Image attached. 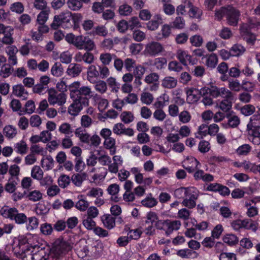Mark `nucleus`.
<instances>
[{"instance_id":"f257e3e1","label":"nucleus","mask_w":260,"mask_h":260,"mask_svg":"<svg viewBox=\"0 0 260 260\" xmlns=\"http://www.w3.org/2000/svg\"><path fill=\"white\" fill-rule=\"evenodd\" d=\"M76 92L73 94L76 96V99L68 108L69 113L73 116H77L84 107L88 106L89 99L93 96L88 86H83Z\"/></svg>"},{"instance_id":"f03ea898","label":"nucleus","mask_w":260,"mask_h":260,"mask_svg":"<svg viewBox=\"0 0 260 260\" xmlns=\"http://www.w3.org/2000/svg\"><path fill=\"white\" fill-rule=\"evenodd\" d=\"M72 249L71 244L63 239L57 238L51 249L52 260H67L65 255Z\"/></svg>"},{"instance_id":"7ed1b4c3","label":"nucleus","mask_w":260,"mask_h":260,"mask_svg":"<svg viewBox=\"0 0 260 260\" xmlns=\"http://www.w3.org/2000/svg\"><path fill=\"white\" fill-rule=\"evenodd\" d=\"M180 193L183 194L182 204L189 209H192L196 206V200L199 197V190L195 187H180Z\"/></svg>"},{"instance_id":"20e7f679","label":"nucleus","mask_w":260,"mask_h":260,"mask_svg":"<svg viewBox=\"0 0 260 260\" xmlns=\"http://www.w3.org/2000/svg\"><path fill=\"white\" fill-rule=\"evenodd\" d=\"M72 13L62 12L54 16L53 20L50 26L52 29L56 30L59 27L67 29L72 27Z\"/></svg>"},{"instance_id":"39448f33","label":"nucleus","mask_w":260,"mask_h":260,"mask_svg":"<svg viewBox=\"0 0 260 260\" xmlns=\"http://www.w3.org/2000/svg\"><path fill=\"white\" fill-rule=\"evenodd\" d=\"M3 217L14 221L17 224H23L27 221V217L23 213H20L15 207H8V210H4Z\"/></svg>"},{"instance_id":"423d86ee","label":"nucleus","mask_w":260,"mask_h":260,"mask_svg":"<svg viewBox=\"0 0 260 260\" xmlns=\"http://www.w3.org/2000/svg\"><path fill=\"white\" fill-rule=\"evenodd\" d=\"M32 247L29 243L28 239L25 235H19L18 237L15 238L12 244L13 252L14 254L24 253V250L29 251V248Z\"/></svg>"},{"instance_id":"0eeeda50","label":"nucleus","mask_w":260,"mask_h":260,"mask_svg":"<svg viewBox=\"0 0 260 260\" xmlns=\"http://www.w3.org/2000/svg\"><path fill=\"white\" fill-rule=\"evenodd\" d=\"M260 127H254L252 125H247V138L254 145L260 144Z\"/></svg>"},{"instance_id":"6e6552de","label":"nucleus","mask_w":260,"mask_h":260,"mask_svg":"<svg viewBox=\"0 0 260 260\" xmlns=\"http://www.w3.org/2000/svg\"><path fill=\"white\" fill-rule=\"evenodd\" d=\"M240 16L239 11L235 8L228 6H227L226 20L229 25L236 26L237 25Z\"/></svg>"},{"instance_id":"1a4fd4ad","label":"nucleus","mask_w":260,"mask_h":260,"mask_svg":"<svg viewBox=\"0 0 260 260\" xmlns=\"http://www.w3.org/2000/svg\"><path fill=\"white\" fill-rule=\"evenodd\" d=\"M226 118L228 119V122L226 123H222V126L225 128H236L240 123V118L235 114L233 111L226 113Z\"/></svg>"},{"instance_id":"9d476101","label":"nucleus","mask_w":260,"mask_h":260,"mask_svg":"<svg viewBox=\"0 0 260 260\" xmlns=\"http://www.w3.org/2000/svg\"><path fill=\"white\" fill-rule=\"evenodd\" d=\"M200 162L192 156H187L182 162V167L189 173H192L198 169Z\"/></svg>"},{"instance_id":"9b49d317","label":"nucleus","mask_w":260,"mask_h":260,"mask_svg":"<svg viewBox=\"0 0 260 260\" xmlns=\"http://www.w3.org/2000/svg\"><path fill=\"white\" fill-rule=\"evenodd\" d=\"M164 48L161 44L156 42H152L146 46L145 50L150 56H155L162 52Z\"/></svg>"},{"instance_id":"f8f14e48","label":"nucleus","mask_w":260,"mask_h":260,"mask_svg":"<svg viewBox=\"0 0 260 260\" xmlns=\"http://www.w3.org/2000/svg\"><path fill=\"white\" fill-rule=\"evenodd\" d=\"M179 229V221L171 220L169 219L166 220L164 224L163 229L167 236L170 235L174 230H178Z\"/></svg>"},{"instance_id":"ddd939ff","label":"nucleus","mask_w":260,"mask_h":260,"mask_svg":"<svg viewBox=\"0 0 260 260\" xmlns=\"http://www.w3.org/2000/svg\"><path fill=\"white\" fill-rule=\"evenodd\" d=\"M13 94L22 100H26L28 96V92L25 89L24 86L21 84L13 86Z\"/></svg>"},{"instance_id":"4468645a","label":"nucleus","mask_w":260,"mask_h":260,"mask_svg":"<svg viewBox=\"0 0 260 260\" xmlns=\"http://www.w3.org/2000/svg\"><path fill=\"white\" fill-rule=\"evenodd\" d=\"M258 26H260V22H255L253 20H250L248 23L243 24L240 27L241 35L243 36L252 33L251 32V29L254 28Z\"/></svg>"},{"instance_id":"2eb2a0df","label":"nucleus","mask_w":260,"mask_h":260,"mask_svg":"<svg viewBox=\"0 0 260 260\" xmlns=\"http://www.w3.org/2000/svg\"><path fill=\"white\" fill-rule=\"evenodd\" d=\"M66 41L71 44L74 45L77 48L81 45L82 41V36H75L73 34H68L65 36Z\"/></svg>"},{"instance_id":"dca6fc26","label":"nucleus","mask_w":260,"mask_h":260,"mask_svg":"<svg viewBox=\"0 0 260 260\" xmlns=\"http://www.w3.org/2000/svg\"><path fill=\"white\" fill-rule=\"evenodd\" d=\"M162 23V20L160 14L155 15L153 19L147 23V27L149 30H155Z\"/></svg>"},{"instance_id":"f3484780","label":"nucleus","mask_w":260,"mask_h":260,"mask_svg":"<svg viewBox=\"0 0 260 260\" xmlns=\"http://www.w3.org/2000/svg\"><path fill=\"white\" fill-rule=\"evenodd\" d=\"M205 65L211 69H214L218 63V57L215 53H211L209 55H206Z\"/></svg>"},{"instance_id":"a211bd4d","label":"nucleus","mask_w":260,"mask_h":260,"mask_svg":"<svg viewBox=\"0 0 260 260\" xmlns=\"http://www.w3.org/2000/svg\"><path fill=\"white\" fill-rule=\"evenodd\" d=\"M101 220L104 226L109 230L115 225V218L110 214H105L101 217Z\"/></svg>"},{"instance_id":"6ab92c4d","label":"nucleus","mask_w":260,"mask_h":260,"mask_svg":"<svg viewBox=\"0 0 260 260\" xmlns=\"http://www.w3.org/2000/svg\"><path fill=\"white\" fill-rule=\"evenodd\" d=\"M82 71V68L79 64L71 63L67 70L68 74L72 77L78 76Z\"/></svg>"},{"instance_id":"aec40b11","label":"nucleus","mask_w":260,"mask_h":260,"mask_svg":"<svg viewBox=\"0 0 260 260\" xmlns=\"http://www.w3.org/2000/svg\"><path fill=\"white\" fill-rule=\"evenodd\" d=\"M99 76V72L97 68L94 65H90L88 68L87 79L90 82L95 81V79Z\"/></svg>"},{"instance_id":"412c9836","label":"nucleus","mask_w":260,"mask_h":260,"mask_svg":"<svg viewBox=\"0 0 260 260\" xmlns=\"http://www.w3.org/2000/svg\"><path fill=\"white\" fill-rule=\"evenodd\" d=\"M167 140L169 142L173 143V145H171L172 150L179 152V134H169L167 136Z\"/></svg>"},{"instance_id":"4be33fe9","label":"nucleus","mask_w":260,"mask_h":260,"mask_svg":"<svg viewBox=\"0 0 260 260\" xmlns=\"http://www.w3.org/2000/svg\"><path fill=\"white\" fill-rule=\"evenodd\" d=\"M82 41L83 42L81 43V45L78 46L77 48L79 49H84L88 52L93 49L95 45L93 41L82 36Z\"/></svg>"},{"instance_id":"5701e85b","label":"nucleus","mask_w":260,"mask_h":260,"mask_svg":"<svg viewBox=\"0 0 260 260\" xmlns=\"http://www.w3.org/2000/svg\"><path fill=\"white\" fill-rule=\"evenodd\" d=\"M243 229L251 230L255 232L257 230L258 223L257 222L250 219L242 220Z\"/></svg>"},{"instance_id":"b1692460","label":"nucleus","mask_w":260,"mask_h":260,"mask_svg":"<svg viewBox=\"0 0 260 260\" xmlns=\"http://www.w3.org/2000/svg\"><path fill=\"white\" fill-rule=\"evenodd\" d=\"M146 71V68L142 65H138L136 66L134 70V74L135 76V82L139 81L140 84H141V79L142 78L143 75Z\"/></svg>"},{"instance_id":"393cba45","label":"nucleus","mask_w":260,"mask_h":260,"mask_svg":"<svg viewBox=\"0 0 260 260\" xmlns=\"http://www.w3.org/2000/svg\"><path fill=\"white\" fill-rule=\"evenodd\" d=\"M87 177V175L85 173L76 174L72 176L71 180L76 186H80L83 181L86 180Z\"/></svg>"},{"instance_id":"a878e982","label":"nucleus","mask_w":260,"mask_h":260,"mask_svg":"<svg viewBox=\"0 0 260 260\" xmlns=\"http://www.w3.org/2000/svg\"><path fill=\"white\" fill-rule=\"evenodd\" d=\"M198 253L190 249L180 250V256L183 258H194L198 256Z\"/></svg>"},{"instance_id":"bb28decb","label":"nucleus","mask_w":260,"mask_h":260,"mask_svg":"<svg viewBox=\"0 0 260 260\" xmlns=\"http://www.w3.org/2000/svg\"><path fill=\"white\" fill-rule=\"evenodd\" d=\"M230 49L232 56H239L246 51L245 47L239 44L234 45Z\"/></svg>"},{"instance_id":"cd10ccee","label":"nucleus","mask_w":260,"mask_h":260,"mask_svg":"<svg viewBox=\"0 0 260 260\" xmlns=\"http://www.w3.org/2000/svg\"><path fill=\"white\" fill-rule=\"evenodd\" d=\"M187 100L189 103H194L197 102L200 96L198 92V89H192L188 90L186 91Z\"/></svg>"},{"instance_id":"c85d7f7f","label":"nucleus","mask_w":260,"mask_h":260,"mask_svg":"<svg viewBox=\"0 0 260 260\" xmlns=\"http://www.w3.org/2000/svg\"><path fill=\"white\" fill-rule=\"evenodd\" d=\"M16 128L11 125H8L5 126L3 129L4 135L8 139H12L17 134Z\"/></svg>"},{"instance_id":"c756f323","label":"nucleus","mask_w":260,"mask_h":260,"mask_svg":"<svg viewBox=\"0 0 260 260\" xmlns=\"http://www.w3.org/2000/svg\"><path fill=\"white\" fill-rule=\"evenodd\" d=\"M26 224V228L27 231H32L37 229L39 225V220L35 216L27 218V221Z\"/></svg>"},{"instance_id":"7c9ffc66","label":"nucleus","mask_w":260,"mask_h":260,"mask_svg":"<svg viewBox=\"0 0 260 260\" xmlns=\"http://www.w3.org/2000/svg\"><path fill=\"white\" fill-rule=\"evenodd\" d=\"M255 111V107L251 104H247L240 108V112L245 116H248L253 114Z\"/></svg>"},{"instance_id":"2f4dec72","label":"nucleus","mask_w":260,"mask_h":260,"mask_svg":"<svg viewBox=\"0 0 260 260\" xmlns=\"http://www.w3.org/2000/svg\"><path fill=\"white\" fill-rule=\"evenodd\" d=\"M10 30L8 31L5 34L4 37L2 39V42L4 44L6 45H11L14 43V39L12 37V35L14 32V29L8 28Z\"/></svg>"},{"instance_id":"473e14b6","label":"nucleus","mask_w":260,"mask_h":260,"mask_svg":"<svg viewBox=\"0 0 260 260\" xmlns=\"http://www.w3.org/2000/svg\"><path fill=\"white\" fill-rule=\"evenodd\" d=\"M108 34V30L104 25H98L94 27L91 31V35L93 36H99L105 37Z\"/></svg>"},{"instance_id":"72a5a7b5","label":"nucleus","mask_w":260,"mask_h":260,"mask_svg":"<svg viewBox=\"0 0 260 260\" xmlns=\"http://www.w3.org/2000/svg\"><path fill=\"white\" fill-rule=\"evenodd\" d=\"M51 73L54 76H61L63 73V70L61 63L58 62H55L51 68Z\"/></svg>"},{"instance_id":"f704fd0d","label":"nucleus","mask_w":260,"mask_h":260,"mask_svg":"<svg viewBox=\"0 0 260 260\" xmlns=\"http://www.w3.org/2000/svg\"><path fill=\"white\" fill-rule=\"evenodd\" d=\"M41 10L37 17V22L39 24H44L45 23L48 19L49 12V10L47 9V8Z\"/></svg>"},{"instance_id":"c9c22d12","label":"nucleus","mask_w":260,"mask_h":260,"mask_svg":"<svg viewBox=\"0 0 260 260\" xmlns=\"http://www.w3.org/2000/svg\"><path fill=\"white\" fill-rule=\"evenodd\" d=\"M228 87L231 91L238 92L241 88V84L239 81L237 79H230L228 80Z\"/></svg>"},{"instance_id":"e433bc0d","label":"nucleus","mask_w":260,"mask_h":260,"mask_svg":"<svg viewBox=\"0 0 260 260\" xmlns=\"http://www.w3.org/2000/svg\"><path fill=\"white\" fill-rule=\"evenodd\" d=\"M26 197L31 201L37 202L42 198V193L39 190H34L29 191Z\"/></svg>"},{"instance_id":"4c0bfd02","label":"nucleus","mask_w":260,"mask_h":260,"mask_svg":"<svg viewBox=\"0 0 260 260\" xmlns=\"http://www.w3.org/2000/svg\"><path fill=\"white\" fill-rule=\"evenodd\" d=\"M207 134H208V126L206 124H202L199 127L198 132L195 136L196 138L201 139Z\"/></svg>"},{"instance_id":"58836bf2","label":"nucleus","mask_w":260,"mask_h":260,"mask_svg":"<svg viewBox=\"0 0 260 260\" xmlns=\"http://www.w3.org/2000/svg\"><path fill=\"white\" fill-rule=\"evenodd\" d=\"M71 181V179L69 176L62 174L58 178V183L61 188H64L70 184Z\"/></svg>"},{"instance_id":"ea45409f","label":"nucleus","mask_w":260,"mask_h":260,"mask_svg":"<svg viewBox=\"0 0 260 260\" xmlns=\"http://www.w3.org/2000/svg\"><path fill=\"white\" fill-rule=\"evenodd\" d=\"M233 100H223L219 102L218 107L224 112H229L232 108Z\"/></svg>"},{"instance_id":"a19ab883","label":"nucleus","mask_w":260,"mask_h":260,"mask_svg":"<svg viewBox=\"0 0 260 260\" xmlns=\"http://www.w3.org/2000/svg\"><path fill=\"white\" fill-rule=\"evenodd\" d=\"M157 203L158 202L156 199L148 196L141 201L142 205L147 208L153 207L157 205Z\"/></svg>"},{"instance_id":"79ce46f5","label":"nucleus","mask_w":260,"mask_h":260,"mask_svg":"<svg viewBox=\"0 0 260 260\" xmlns=\"http://www.w3.org/2000/svg\"><path fill=\"white\" fill-rule=\"evenodd\" d=\"M177 84L176 80L172 77H167L162 80V86L165 88H172Z\"/></svg>"},{"instance_id":"37998d69","label":"nucleus","mask_w":260,"mask_h":260,"mask_svg":"<svg viewBox=\"0 0 260 260\" xmlns=\"http://www.w3.org/2000/svg\"><path fill=\"white\" fill-rule=\"evenodd\" d=\"M32 249H35V247L29 248V251L24 250V253H20V254H15L16 256L22 260H32L34 251Z\"/></svg>"},{"instance_id":"c03bdc74","label":"nucleus","mask_w":260,"mask_h":260,"mask_svg":"<svg viewBox=\"0 0 260 260\" xmlns=\"http://www.w3.org/2000/svg\"><path fill=\"white\" fill-rule=\"evenodd\" d=\"M168 95L166 93H164L157 99V101L154 104V106L157 109L162 108L165 106V102H168Z\"/></svg>"},{"instance_id":"a18cd8bd","label":"nucleus","mask_w":260,"mask_h":260,"mask_svg":"<svg viewBox=\"0 0 260 260\" xmlns=\"http://www.w3.org/2000/svg\"><path fill=\"white\" fill-rule=\"evenodd\" d=\"M31 176L34 179L41 180L43 178V171L40 167L34 166L31 170Z\"/></svg>"},{"instance_id":"49530a36","label":"nucleus","mask_w":260,"mask_h":260,"mask_svg":"<svg viewBox=\"0 0 260 260\" xmlns=\"http://www.w3.org/2000/svg\"><path fill=\"white\" fill-rule=\"evenodd\" d=\"M219 97L223 98L224 100H233L234 94L225 87H220Z\"/></svg>"},{"instance_id":"de8ad7c7","label":"nucleus","mask_w":260,"mask_h":260,"mask_svg":"<svg viewBox=\"0 0 260 260\" xmlns=\"http://www.w3.org/2000/svg\"><path fill=\"white\" fill-rule=\"evenodd\" d=\"M121 120L125 124L132 122L134 119V116L131 112L123 111L120 115Z\"/></svg>"},{"instance_id":"09e8293b","label":"nucleus","mask_w":260,"mask_h":260,"mask_svg":"<svg viewBox=\"0 0 260 260\" xmlns=\"http://www.w3.org/2000/svg\"><path fill=\"white\" fill-rule=\"evenodd\" d=\"M190 17L199 18L201 17L202 14V11L197 7H194L193 5L187 13Z\"/></svg>"},{"instance_id":"8fccbe9b","label":"nucleus","mask_w":260,"mask_h":260,"mask_svg":"<svg viewBox=\"0 0 260 260\" xmlns=\"http://www.w3.org/2000/svg\"><path fill=\"white\" fill-rule=\"evenodd\" d=\"M40 231L44 235L48 236L51 235L53 231V228L51 224L45 223L41 225Z\"/></svg>"},{"instance_id":"3c124183","label":"nucleus","mask_w":260,"mask_h":260,"mask_svg":"<svg viewBox=\"0 0 260 260\" xmlns=\"http://www.w3.org/2000/svg\"><path fill=\"white\" fill-rule=\"evenodd\" d=\"M82 18L80 14H72V24L74 30H77L79 28L80 22Z\"/></svg>"},{"instance_id":"603ef678","label":"nucleus","mask_w":260,"mask_h":260,"mask_svg":"<svg viewBox=\"0 0 260 260\" xmlns=\"http://www.w3.org/2000/svg\"><path fill=\"white\" fill-rule=\"evenodd\" d=\"M223 241L229 245H234L238 243V239L237 236L234 234H227L223 238Z\"/></svg>"},{"instance_id":"864d4df0","label":"nucleus","mask_w":260,"mask_h":260,"mask_svg":"<svg viewBox=\"0 0 260 260\" xmlns=\"http://www.w3.org/2000/svg\"><path fill=\"white\" fill-rule=\"evenodd\" d=\"M192 6V4L189 1L182 0L181 4L180 5V13L181 14H186Z\"/></svg>"},{"instance_id":"5fc2aeb1","label":"nucleus","mask_w":260,"mask_h":260,"mask_svg":"<svg viewBox=\"0 0 260 260\" xmlns=\"http://www.w3.org/2000/svg\"><path fill=\"white\" fill-rule=\"evenodd\" d=\"M191 57L185 51H180V62L184 66L191 62Z\"/></svg>"},{"instance_id":"6e6d98bb","label":"nucleus","mask_w":260,"mask_h":260,"mask_svg":"<svg viewBox=\"0 0 260 260\" xmlns=\"http://www.w3.org/2000/svg\"><path fill=\"white\" fill-rule=\"evenodd\" d=\"M133 38L137 42H141L146 38V35L143 31L135 29L133 30Z\"/></svg>"},{"instance_id":"4d7b16f0","label":"nucleus","mask_w":260,"mask_h":260,"mask_svg":"<svg viewBox=\"0 0 260 260\" xmlns=\"http://www.w3.org/2000/svg\"><path fill=\"white\" fill-rule=\"evenodd\" d=\"M142 232L139 229H136L135 230H129L127 233V236L129 238L130 240H138L141 235Z\"/></svg>"},{"instance_id":"13d9d810","label":"nucleus","mask_w":260,"mask_h":260,"mask_svg":"<svg viewBox=\"0 0 260 260\" xmlns=\"http://www.w3.org/2000/svg\"><path fill=\"white\" fill-rule=\"evenodd\" d=\"M67 5L73 11L78 10L82 7V3L79 0H69Z\"/></svg>"},{"instance_id":"bf43d9fd","label":"nucleus","mask_w":260,"mask_h":260,"mask_svg":"<svg viewBox=\"0 0 260 260\" xmlns=\"http://www.w3.org/2000/svg\"><path fill=\"white\" fill-rule=\"evenodd\" d=\"M58 131L61 133L65 134L66 135H69L73 132L71 125L66 122L63 123L60 125Z\"/></svg>"},{"instance_id":"052dcab7","label":"nucleus","mask_w":260,"mask_h":260,"mask_svg":"<svg viewBox=\"0 0 260 260\" xmlns=\"http://www.w3.org/2000/svg\"><path fill=\"white\" fill-rule=\"evenodd\" d=\"M129 29L133 30L135 28H140L142 27L141 23L137 17H132L128 21Z\"/></svg>"},{"instance_id":"680f3d73","label":"nucleus","mask_w":260,"mask_h":260,"mask_svg":"<svg viewBox=\"0 0 260 260\" xmlns=\"http://www.w3.org/2000/svg\"><path fill=\"white\" fill-rule=\"evenodd\" d=\"M251 146L249 144H243L239 146L237 150V153L239 155H246L250 151Z\"/></svg>"},{"instance_id":"e2e57ef3","label":"nucleus","mask_w":260,"mask_h":260,"mask_svg":"<svg viewBox=\"0 0 260 260\" xmlns=\"http://www.w3.org/2000/svg\"><path fill=\"white\" fill-rule=\"evenodd\" d=\"M132 8L130 6L123 4L119 7L118 12L120 15L128 16L132 13Z\"/></svg>"},{"instance_id":"0e129e2a","label":"nucleus","mask_w":260,"mask_h":260,"mask_svg":"<svg viewBox=\"0 0 260 260\" xmlns=\"http://www.w3.org/2000/svg\"><path fill=\"white\" fill-rule=\"evenodd\" d=\"M227 7H222L215 10V19L220 21L224 16H226Z\"/></svg>"},{"instance_id":"69168bd1","label":"nucleus","mask_w":260,"mask_h":260,"mask_svg":"<svg viewBox=\"0 0 260 260\" xmlns=\"http://www.w3.org/2000/svg\"><path fill=\"white\" fill-rule=\"evenodd\" d=\"M82 223L85 228L89 230H93L96 225L93 219L87 217L83 219Z\"/></svg>"},{"instance_id":"338daca9","label":"nucleus","mask_w":260,"mask_h":260,"mask_svg":"<svg viewBox=\"0 0 260 260\" xmlns=\"http://www.w3.org/2000/svg\"><path fill=\"white\" fill-rule=\"evenodd\" d=\"M141 100L143 103L149 105L153 102V96L149 92H144L141 95Z\"/></svg>"},{"instance_id":"774afa93","label":"nucleus","mask_w":260,"mask_h":260,"mask_svg":"<svg viewBox=\"0 0 260 260\" xmlns=\"http://www.w3.org/2000/svg\"><path fill=\"white\" fill-rule=\"evenodd\" d=\"M89 206L88 202L84 199L79 200L75 204V207L80 211L86 210Z\"/></svg>"}]
</instances>
